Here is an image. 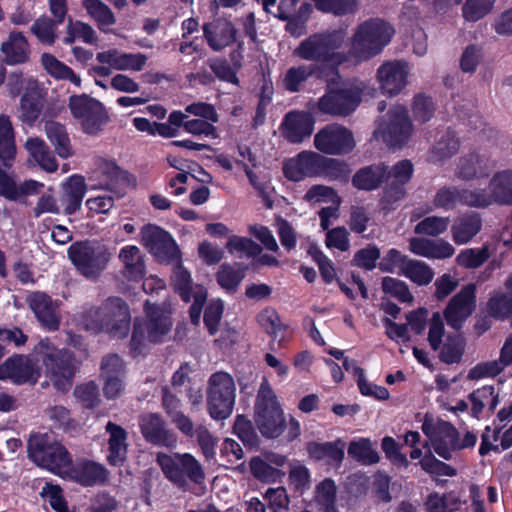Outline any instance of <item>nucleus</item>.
Wrapping results in <instances>:
<instances>
[{
    "label": "nucleus",
    "instance_id": "nucleus-43",
    "mask_svg": "<svg viewBox=\"0 0 512 512\" xmlns=\"http://www.w3.org/2000/svg\"><path fill=\"white\" fill-rule=\"evenodd\" d=\"M348 454L363 465H373L380 460L378 452L368 438L352 440L348 447Z\"/></svg>",
    "mask_w": 512,
    "mask_h": 512
},
{
    "label": "nucleus",
    "instance_id": "nucleus-20",
    "mask_svg": "<svg viewBox=\"0 0 512 512\" xmlns=\"http://www.w3.org/2000/svg\"><path fill=\"white\" fill-rule=\"evenodd\" d=\"M96 168L90 181L91 189H104L117 193L121 185L126 181L125 173L114 161L99 158L96 160Z\"/></svg>",
    "mask_w": 512,
    "mask_h": 512
},
{
    "label": "nucleus",
    "instance_id": "nucleus-14",
    "mask_svg": "<svg viewBox=\"0 0 512 512\" xmlns=\"http://www.w3.org/2000/svg\"><path fill=\"white\" fill-rule=\"evenodd\" d=\"M171 281L175 291L179 293L185 302L193 297V304L190 307V318L193 324H198L203 305L207 298V292L202 286H192L190 273L179 263L173 269Z\"/></svg>",
    "mask_w": 512,
    "mask_h": 512
},
{
    "label": "nucleus",
    "instance_id": "nucleus-48",
    "mask_svg": "<svg viewBox=\"0 0 512 512\" xmlns=\"http://www.w3.org/2000/svg\"><path fill=\"white\" fill-rule=\"evenodd\" d=\"M315 67L313 65H299L290 67L283 78L284 88L295 93L300 91L301 86L313 75Z\"/></svg>",
    "mask_w": 512,
    "mask_h": 512
},
{
    "label": "nucleus",
    "instance_id": "nucleus-27",
    "mask_svg": "<svg viewBox=\"0 0 512 512\" xmlns=\"http://www.w3.org/2000/svg\"><path fill=\"white\" fill-rule=\"evenodd\" d=\"M482 219L476 212H466L456 217L451 225V237L456 245H465L481 231Z\"/></svg>",
    "mask_w": 512,
    "mask_h": 512
},
{
    "label": "nucleus",
    "instance_id": "nucleus-58",
    "mask_svg": "<svg viewBox=\"0 0 512 512\" xmlns=\"http://www.w3.org/2000/svg\"><path fill=\"white\" fill-rule=\"evenodd\" d=\"M226 248L230 253H242L247 257H255L261 254L262 248L253 240L233 235L229 238Z\"/></svg>",
    "mask_w": 512,
    "mask_h": 512
},
{
    "label": "nucleus",
    "instance_id": "nucleus-7",
    "mask_svg": "<svg viewBox=\"0 0 512 512\" xmlns=\"http://www.w3.org/2000/svg\"><path fill=\"white\" fill-rule=\"evenodd\" d=\"M145 312L147 319L136 321L131 337V352L134 356L143 352L148 342H161L170 331L171 321L167 314L159 307L146 302Z\"/></svg>",
    "mask_w": 512,
    "mask_h": 512
},
{
    "label": "nucleus",
    "instance_id": "nucleus-24",
    "mask_svg": "<svg viewBox=\"0 0 512 512\" xmlns=\"http://www.w3.org/2000/svg\"><path fill=\"white\" fill-rule=\"evenodd\" d=\"M409 250L420 257L444 260L455 253L454 246L444 239L413 237L409 240Z\"/></svg>",
    "mask_w": 512,
    "mask_h": 512
},
{
    "label": "nucleus",
    "instance_id": "nucleus-52",
    "mask_svg": "<svg viewBox=\"0 0 512 512\" xmlns=\"http://www.w3.org/2000/svg\"><path fill=\"white\" fill-rule=\"evenodd\" d=\"M82 4L87 13L100 27L111 26L115 23V17L112 11L101 0H83Z\"/></svg>",
    "mask_w": 512,
    "mask_h": 512
},
{
    "label": "nucleus",
    "instance_id": "nucleus-63",
    "mask_svg": "<svg viewBox=\"0 0 512 512\" xmlns=\"http://www.w3.org/2000/svg\"><path fill=\"white\" fill-rule=\"evenodd\" d=\"M408 256L403 255L396 249H390L379 263V269L382 272L401 274L403 267L408 260Z\"/></svg>",
    "mask_w": 512,
    "mask_h": 512
},
{
    "label": "nucleus",
    "instance_id": "nucleus-19",
    "mask_svg": "<svg viewBox=\"0 0 512 512\" xmlns=\"http://www.w3.org/2000/svg\"><path fill=\"white\" fill-rule=\"evenodd\" d=\"M409 70L406 63L389 61L377 70V79L382 92L389 96L399 94L406 86Z\"/></svg>",
    "mask_w": 512,
    "mask_h": 512
},
{
    "label": "nucleus",
    "instance_id": "nucleus-28",
    "mask_svg": "<svg viewBox=\"0 0 512 512\" xmlns=\"http://www.w3.org/2000/svg\"><path fill=\"white\" fill-rule=\"evenodd\" d=\"M105 432L108 434L107 461L110 465L120 466L127 459V432L120 425L111 421L106 424Z\"/></svg>",
    "mask_w": 512,
    "mask_h": 512
},
{
    "label": "nucleus",
    "instance_id": "nucleus-32",
    "mask_svg": "<svg viewBox=\"0 0 512 512\" xmlns=\"http://www.w3.org/2000/svg\"><path fill=\"white\" fill-rule=\"evenodd\" d=\"M344 448L345 443L338 439L334 442L309 443L307 451L312 459L338 467L344 458Z\"/></svg>",
    "mask_w": 512,
    "mask_h": 512
},
{
    "label": "nucleus",
    "instance_id": "nucleus-44",
    "mask_svg": "<svg viewBox=\"0 0 512 512\" xmlns=\"http://www.w3.org/2000/svg\"><path fill=\"white\" fill-rule=\"evenodd\" d=\"M400 275L419 286H425L433 280L434 271L427 263L408 258Z\"/></svg>",
    "mask_w": 512,
    "mask_h": 512
},
{
    "label": "nucleus",
    "instance_id": "nucleus-3",
    "mask_svg": "<svg viewBox=\"0 0 512 512\" xmlns=\"http://www.w3.org/2000/svg\"><path fill=\"white\" fill-rule=\"evenodd\" d=\"M29 458L38 466L66 479L73 465L66 448L47 434H34L28 440Z\"/></svg>",
    "mask_w": 512,
    "mask_h": 512
},
{
    "label": "nucleus",
    "instance_id": "nucleus-29",
    "mask_svg": "<svg viewBox=\"0 0 512 512\" xmlns=\"http://www.w3.org/2000/svg\"><path fill=\"white\" fill-rule=\"evenodd\" d=\"M284 135L292 143L302 142L313 131V119L307 112H289L284 119Z\"/></svg>",
    "mask_w": 512,
    "mask_h": 512
},
{
    "label": "nucleus",
    "instance_id": "nucleus-18",
    "mask_svg": "<svg viewBox=\"0 0 512 512\" xmlns=\"http://www.w3.org/2000/svg\"><path fill=\"white\" fill-rule=\"evenodd\" d=\"M40 376V369L36 363L26 356L8 358L0 365V379H11L14 383H36Z\"/></svg>",
    "mask_w": 512,
    "mask_h": 512
},
{
    "label": "nucleus",
    "instance_id": "nucleus-38",
    "mask_svg": "<svg viewBox=\"0 0 512 512\" xmlns=\"http://www.w3.org/2000/svg\"><path fill=\"white\" fill-rule=\"evenodd\" d=\"M469 399L472 404L471 414L477 419L481 417L485 408L492 412L499 404V395L493 386L478 388L469 395Z\"/></svg>",
    "mask_w": 512,
    "mask_h": 512
},
{
    "label": "nucleus",
    "instance_id": "nucleus-12",
    "mask_svg": "<svg viewBox=\"0 0 512 512\" xmlns=\"http://www.w3.org/2000/svg\"><path fill=\"white\" fill-rule=\"evenodd\" d=\"M422 431L428 438L424 447L430 446L433 451L445 460H450L456 452L457 429L447 421L425 416Z\"/></svg>",
    "mask_w": 512,
    "mask_h": 512
},
{
    "label": "nucleus",
    "instance_id": "nucleus-45",
    "mask_svg": "<svg viewBox=\"0 0 512 512\" xmlns=\"http://www.w3.org/2000/svg\"><path fill=\"white\" fill-rule=\"evenodd\" d=\"M254 410L255 416L282 411L277 396L266 378L260 384Z\"/></svg>",
    "mask_w": 512,
    "mask_h": 512
},
{
    "label": "nucleus",
    "instance_id": "nucleus-51",
    "mask_svg": "<svg viewBox=\"0 0 512 512\" xmlns=\"http://www.w3.org/2000/svg\"><path fill=\"white\" fill-rule=\"evenodd\" d=\"M457 205H462L461 189L455 186L441 187L433 198V206L437 209L450 211Z\"/></svg>",
    "mask_w": 512,
    "mask_h": 512
},
{
    "label": "nucleus",
    "instance_id": "nucleus-53",
    "mask_svg": "<svg viewBox=\"0 0 512 512\" xmlns=\"http://www.w3.org/2000/svg\"><path fill=\"white\" fill-rule=\"evenodd\" d=\"M450 224L449 217L428 216L417 223L415 233L436 237L447 231Z\"/></svg>",
    "mask_w": 512,
    "mask_h": 512
},
{
    "label": "nucleus",
    "instance_id": "nucleus-56",
    "mask_svg": "<svg viewBox=\"0 0 512 512\" xmlns=\"http://www.w3.org/2000/svg\"><path fill=\"white\" fill-rule=\"evenodd\" d=\"M382 290L402 303H411L414 299L407 284L397 278L384 277L382 279Z\"/></svg>",
    "mask_w": 512,
    "mask_h": 512
},
{
    "label": "nucleus",
    "instance_id": "nucleus-13",
    "mask_svg": "<svg viewBox=\"0 0 512 512\" xmlns=\"http://www.w3.org/2000/svg\"><path fill=\"white\" fill-rule=\"evenodd\" d=\"M366 90L361 84L329 91L318 100V109L332 116H347L355 111Z\"/></svg>",
    "mask_w": 512,
    "mask_h": 512
},
{
    "label": "nucleus",
    "instance_id": "nucleus-10",
    "mask_svg": "<svg viewBox=\"0 0 512 512\" xmlns=\"http://www.w3.org/2000/svg\"><path fill=\"white\" fill-rule=\"evenodd\" d=\"M412 131V123L406 108L398 105L379 119L373 137L382 140L389 147L398 148L408 142Z\"/></svg>",
    "mask_w": 512,
    "mask_h": 512
},
{
    "label": "nucleus",
    "instance_id": "nucleus-8",
    "mask_svg": "<svg viewBox=\"0 0 512 512\" xmlns=\"http://www.w3.org/2000/svg\"><path fill=\"white\" fill-rule=\"evenodd\" d=\"M68 257L81 275L95 279L106 269L111 253L105 245L87 240L73 243Z\"/></svg>",
    "mask_w": 512,
    "mask_h": 512
},
{
    "label": "nucleus",
    "instance_id": "nucleus-50",
    "mask_svg": "<svg viewBox=\"0 0 512 512\" xmlns=\"http://www.w3.org/2000/svg\"><path fill=\"white\" fill-rule=\"evenodd\" d=\"M462 205L484 209L494 204L490 189L469 187L461 189Z\"/></svg>",
    "mask_w": 512,
    "mask_h": 512
},
{
    "label": "nucleus",
    "instance_id": "nucleus-42",
    "mask_svg": "<svg viewBox=\"0 0 512 512\" xmlns=\"http://www.w3.org/2000/svg\"><path fill=\"white\" fill-rule=\"evenodd\" d=\"M61 23L62 22H57V19L41 16L33 22L30 27V32L41 44L51 46L58 37L57 27Z\"/></svg>",
    "mask_w": 512,
    "mask_h": 512
},
{
    "label": "nucleus",
    "instance_id": "nucleus-9",
    "mask_svg": "<svg viewBox=\"0 0 512 512\" xmlns=\"http://www.w3.org/2000/svg\"><path fill=\"white\" fill-rule=\"evenodd\" d=\"M156 460L166 478L178 486H184L187 479L201 483L205 478L201 464L190 453H157Z\"/></svg>",
    "mask_w": 512,
    "mask_h": 512
},
{
    "label": "nucleus",
    "instance_id": "nucleus-30",
    "mask_svg": "<svg viewBox=\"0 0 512 512\" xmlns=\"http://www.w3.org/2000/svg\"><path fill=\"white\" fill-rule=\"evenodd\" d=\"M86 189L85 180L82 176L72 175L67 179L63 185L61 196V203L66 214L71 215L80 209Z\"/></svg>",
    "mask_w": 512,
    "mask_h": 512
},
{
    "label": "nucleus",
    "instance_id": "nucleus-47",
    "mask_svg": "<svg viewBox=\"0 0 512 512\" xmlns=\"http://www.w3.org/2000/svg\"><path fill=\"white\" fill-rule=\"evenodd\" d=\"M336 493V484L330 478H325L316 486L315 501L323 512H338Z\"/></svg>",
    "mask_w": 512,
    "mask_h": 512
},
{
    "label": "nucleus",
    "instance_id": "nucleus-39",
    "mask_svg": "<svg viewBox=\"0 0 512 512\" xmlns=\"http://www.w3.org/2000/svg\"><path fill=\"white\" fill-rule=\"evenodd\" d=\"M41 63L46 72L58 80H66L73 85L80 87L81 78L66 64L58 60L54 55L44 53L41 56Z\"/></svg>",
    "mask_w": 512,
    "mask_h": 512
},
{
    "label": "nucleus",
    "instance_id": "nucleus-15",
    "mask_svg": "<svg viewBox=\"0 0 512 512\" xmlns=\"http://www.w3.org/2000/svg\"><path fill=\"white\" fill-rule=\"evenodd\" d=\"M315 147L330 155L350 153L355 147L353 133L344 126L331 124L321 129L314 137Z\"/></svg>",
    "mask_w": 512,
    "mask_h": 512
},
{
    "label": "nucleus",
    "instance_id": "nucleus-22",
    "mask_svg": "<svg viewBox=\"0 0 512 512\" xmlns=\"http://www.w3.org/2000/svg\"><path fill=\"white\" fill-rule=\"evenodd\" d=\"M321 155L315 152H301L284 163L283 171L291 181H301L306 177L319 175Z\"/></svg>",
    "mask_w": 512,
    "mask_h": 512
},
{
    "label": "nucleus",
    "instance_id": "nucleus-21",
    "mask_svg": "<svg viewBox=\"0 0 512 512\" xmlns=\"http://www.w3.org/2000/svg\"><path fill=\"white\" fill-rule=\"evenodd\" d=\"M203 36L213 51H221L236 40V28L225 18H215L203 25Z\"/></svg>",
    "mask_w": 512,
    "mask_h": 512
},
{
    "label": "nucleus",
    "instance_id": "nucleus-59",
    "mask_svg": "<svg viewBox=\"0 0 512 512\" xmlns=\"http://www.w3.org/2000/svg\"><path fill=\"white\" fill-rule=\"evenodd\" d=\"M506 366L500 358L491 361L480 362L469 370L468 379L480 380L487 377L499 375Z\"/></svg>",
    "mask_w": 512,
    "mask_h": 512
},
{
    "label": "nucleus",
    "instance_id": "nucleus-54",
    "mask_svg": "<svg viewBox=\"0 0 512 512\" xmlns=\"http://www.w3.org/2000/svg\"><path fill=\"white\" fill-rule=\"evenodd\" d=\"M489 258L488 248H468L462 250L456 257L459 266L466 269H475L484 264Z\"/></svg>",
    "mask_w": 512,
    "mask_h": 512
},
{
    "label": "nucleus",
    "instance_id": "nucleus-60",
    "mask_svg": "<svg viewBox=\"0 0 512 512\" xmlns=\"http://www.w3.org/2000/svg\"><path fill=\"white\" fill-rule=\"evenodd\" d=\"M495 0H466L462 7L465 20L475 22L484 17L493 7Z\"/></svg>",
    "mask_w": 512,
    "mask_h": 512
},
{
    "label": "nucleus",
    "instance_id": "nucleus-34",
    "mask_svg": "<svg viewBox=\"0 0 512 512\" xmlns=\"http://www.w3.org/2000/svg\"><path fill=\"white\" fill-rule=\"evenodd\" d=\"M387 178V166L383 163L364 167L352 178V184L359 190L372 191L377 189Z\"/></svg>",
    "mask_w": 512,
    "mask_h": 512
},
{
    "label": "nucleus",
    "instance_id": "nucleus-41",
    "mask_svg": "<svg viewBox=\"0 0 512 512\" xmlns=\"http://www.w3.org/2000/svg\"><path fill=\"white\" fill-rule=\"evenodd\" d=\"M459 140L452 131H446L432 147L429 159L433 163L442 162L452 157L459 150Z\"/></svg>",
    "mask_w": 512,
    "mask_h": 512
},
{
    "label": "nucleus",
    "instance_id": "nucleus-5",
    "mask_svg": "<svg viewBox=\"0 0 512 512\" xmlns=\"http://www.w3.org/2000/svg\"><path fill=\"white\" fill-rule=\"evenodd\" d=\"M344 39L345 34L342 31L313 34L301 41L293 55L310 62L340 64L344 55L338 50Z\"/></svg>",
    "mask_w": 512,
    "mask_h": 512
},
{
    "label": "nucleus",
    "instance_id": "nucleus-46",
    "mask_svg": "<svg viewBox=\"0 0 512 512\" xmlns=\"http://www.w3.org/2000/svg\"><path fill=\"white\" fill-rule=\"evenodd\" d=\"M255 423L261 434L267 438H276L284 430L283 411L255 416Z\"/></svg>",
    "mask_w": 512,
    "mask_h": 512
},
{
    "label": "nucleus",
    "instance_id": "nucleus-23",
    "mask_svg": "<svg viewBox=\"0 0 512 512\" xmlns=\"http://www.w3.org/2000/svg\"><path fill=\"white\" fill-rule=\"evenodd\" d=\"M143 437L150 443L158 446L174 448L177 445V436L165 427L162 418L157 414H147L140 420Z\"/></svg>",
    "mask_w": 512,
    "mask_h": 512
},
{
    "label": "nucleus",
    "instance_id": "nucleus-61",
    "mask_svg": "<svg viewBox=\"0 0 512 512\" xmlns=\"http://www.w3.org/2000/svg\"><path fill=\"white\" fill-rule=\"evenodd\" d=\"M196 439L206 460L214 458L218 439L214 437L204 425H198L195 429Z\"/></svg>",
    "mask_w": 512,
    "mask_h": 512
},
{
    "label": "nucleus",
    "instance_id": "nucleus-6",
    "mask_svg": "<svg viewBox=\"0 0 512 512\" xmlns=\"http://www.w3.org/2000/svg\"><path fill=\"white\" fill-rule=\"evenodd\" d=\"M236 402V384L227 372L213 373L207 382L206 406L209 416L216 421L229 418Z\"/></svg>",
    "mask_w": 512,
    "mask_h": 512
},
{
    "label": "nucleus",
    "instance_id": "nucleus-25",
    "mask_svg": "<svg viewBox=\"0 0 512 512\" xmlns=\"http://www.w3.org/2000/svg\"><path fill=\"white\" fill-rule=\"evenodd\" d=\"M109 472L100 463L81 460L72 465L66 479L73 480L83 486L103 484L108 480Z\"/></svg>",
    "mask_w": 512,
    "mask_h": 512
},
{
    "label": "nucleus",
    "instance_id": "nucleus-57",
    "mask_svg": "<svg viewBox=\"0 0 512 512\" xmlns=\"http://www.w3.org/2000/svg\"><path fill=\"white\" fill-rule=\"evenodd\" d=\"M512 297L504 293L494 294L487 303L488 314L498 320L509 318Z\"/></svg>",
    "mask_w": 512,
    "mask_h": 512
},
{
    "label": "nucleus",
    "instance_id": "nucleus-11",
    "mask_svg": "<svg viewBox=\"0 0 512 512\" xmlns=\"http://www.w3.org/2000/svg\"><path fill=\"white\" fill-rule=\"evenodd\" d=\"M69 108L83 132L89 135L99 134L109 121L108 113L102 103L85 94L71 96Z\"/></svg>",
    "mask_w": 512,
    "mask_h": 512
},
{
    "label": "nucleus",
    "instance_id": "nucleus-36",
    "mask_svg": "<svg viewBox=\"0 0 512 512\" xmlns=\"http://www.w3.org/2000/svg\"><path fill=\"white\" fill-rule=\"evenodd\" d=\"M44 131L59 157L67 159L73 155L70 137L63 124L56 121H47Z\"/></svg>",
    "mask_w": 512,
    "mask_h": 512
},
{
    "label": "nucleus",
    "instance_id": "nucleus-17",
    "mask_svg": "<svg viewBox=\"0 0 512 512\" xmlns=\"http://www.w3.org/2000/svg\"><path fill=\"white\" fill-rule=\"evenodd\" d=\"M27 304L40 325L48 331H56L60 326V302L44 292L35 291L27 296Z\"/></svg>",
    "mask_w": 512,
    "mask_h": 512
},
{
    "label": "nucleus",
    "instance_id": "nucleus-64",
    "mask_svg": "<svg viewBox=\"0 0 512 512\" xmlns=\"http://www.w3.org/2000/svg\"><path fill=\"white\" fill-rule=\"evenodd\" d=\"M258 322L261 327L274 338H277L283 330V324L280 321L278 313L271 308L264 309L258 315Z\"/></svg>",
    "mask_w": 512,
    "mask_h": 512
},
{
    "label": "nucleus",
    "instance_id": "nucleus-2",
    "mask_svg": "<svg viewBox=\"0 0 512 512\" xmlns=\"http://www.w3.org/2000/svg\"><path fill=\"white\" fill-rule=\"evenodd\" d=\"M34 355L42 362L45 375L56 390H70L77 370V362L70 351L57 348L46 338L34 347Z\"/></svg>",
    "mask_w": 512,
    "mask_h": 512
},
{
    "label": "nucleus",
    "instance_id": "nucleus-26",
    "mask_svg": "<svg viewBox=\"0 0 512 512\" xmlns=\"http://www.w3.org/2000/svg\"><path fill=\"white\" fill-rule=\"evenodd\" d=\"M143 244L155 255L170 256L175 253L176 245L172 236L156 225H146L141 231Z\"/></svg>",
    "mask_w": 512,
    "mask_h": 512
},
{
    "label": "nucleus",
    "instance_id": "nucleus-33",
    "mask_svg": "<svg viewBox=\"0 0 512 512\" xmlns=\"http://www.w3.org/2000/svg\"><path fill=\"white\" fill-rule=\"evenodd\" d=\"M487 161L479 154L473 153L459 159L455 168V177L468 181L474 178H482L488 175Z\"/></svg>",
    "mask_w": 512,
    "mask_h": 512
},
{
    "label": "nucleus",
    "instance_id": "nucleus-35",
    "mask_svg": "<svg viewBox=\"0 0 512 512\" xmlns=\"http://www.w3.org/2000/svg\"><path fill=\"white\" fill-rule=\"evenodd\" d=\"M124 275L130 280H140L145 275V263L140 249L135 245L123 247L119 252Z\"/></svg>",
    "mask_w": 512,
    "mask_h": 512
},
{
    "label": "nucleus",
    "instance_id": "nucleus-40",
    "mask_svg": "<svg viewBox=\"0 0 512 512\" xmlns=\"http://www.w3.org/2000/svg\"><path fill=\"white\" fill-rule=\"evenodd\" d=\"M16 154L14 133L12 124L7 116H0V160L6 167L11 166V161Z\"/></svg>",
    "mask_w": 512,
    "mask_h": 512
},
{
    "label": "nucleus",
    "instance_id": "nucleus-16",
    "mask_svg": "<svg viewBox=\"0 0 512 512\" xmlns=\"http://www.w3.org/2000/svg\"><path fill=\"white\" fill-rule=\"evenodd\" d=\"M476 307V287L473 284L466 285L455 294L444 310L447 324L460 329L465 320L473 313Z\"/></svg>",
    "mask_w": 512,
    "mask_h": 512
},
{
    "label": "nucleus",
    "instance_id": "nucleus-1",
    "mask_svg": "<svg viewBox=\"0 0 512 512\" xmlns=\"http://www.w3.org/2000/svg\"><path fill=\"white\" fill-rule=\"evenodd\" d=\"M83 328L93 334L105 332L123 338L130 329V312L127 304L118 297H111L100 307H90L81 316Z\"/></svg>",
    "mask_w": 512,
    "mask_h": 512
},
{
    "label": "nucleus",
    "instance_id": "nucleus-4",
    "mask_svg": "<svg viewBox=\"0 0 512 512\" xmlns=\"http://www.w3.org/2000/svg\"><path fill=\"white\" fill-rule=\"evenodd\" d=\"M394 33V28L383 19L366 20L355 30L351 39L350 53L358 59L372 58L390 43Z\"/></svg>",
    "mask_w": 512,
    "mask_h": 512
},
{
    "label": "nucleus",
    "instance_id": "nucleus-55",
    "mask_svg": "<svg viewBox=\"0 0 512 512\" xmlns=\"http://www.w3.org/2000/svg\"><path fill=\"white\" fill-rule=\"evenodd\" d=\"M244 277V269L233 268L227 264H223L217 273V281L219 285L229 292H234Z\"/></svg>",
    "mask_w": 512,
    "mask_h": 512
},
{
    "label": "nucleus",
    "instance_id": "nucleus-49",
    "mask_svg": "<svg viewBox=\"0 0 512 512\" xmlns=\"http://www.w3.org/2000/svg\"><path fill=\"white\" fill-rule=\"evenodd\" d=\"M321 160L318 176L325 177L329 180L346 181L348 179L351 169L346 162L338 159L327 158L322 155Z\"/></svg>",
    "mask_w": 512,
    "mask_h": 512
},
{
    "label": "nucleus",
    "instance_id": "nucleus-62",
    "mask_svg": "<svg viewBox=\"0 0 512 512\" xmlns=\"http://www.w3.org/2000/svg\"><path fill=\"white\" fill-rule=\"evenodd\" d=\"M483 52L481 47L478 45H468L461 57H460V68L464 73H474L482 61Z\"/></svg>",
    "mask_w": 512,
    "mask_h": 512
},
{
    "label": "nucleus",
    "instance_id": "nucleus-37",
    "mask_svg": "<svg viewBox=\"0 0 512 512\" xmlns=\"http://www.w3.org/2000/svg\"><path fill=\"white\" fill-rule=\"evenodd\" d=\"M413 174V165L409 160H401L388 171L387 177L392 178L390 188L386 190L387 197L398 200L403 197L404 190L400 186L405 185L411 179Z\"/></svg>",
    "mask_w": 512,
    "mask_h": 512
},
{
    "label": "nucleus",
    "instance_id": "nucleus-31",
    "mask_svg": "<svg viewBox=\"0 0 512 512\" xmlns=\"http://www.w3.org/2000/svg\"><path fill=\"white\" fill-rule=\"evenodd\" d=\"M1 52L7 64H22L29 59V43L23 33L11 32L1 45Z\"/></svg>",
    "mask_w": 512,
    "mask_h": 512
}]
</instances>
